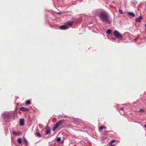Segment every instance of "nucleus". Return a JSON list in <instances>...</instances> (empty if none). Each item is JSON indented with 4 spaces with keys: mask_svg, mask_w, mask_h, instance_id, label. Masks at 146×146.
<instances>
[{
    "mask_svg": "<svg viewBox=\"0 0 146 146\" xmlns=\"http://www.w3.org/2000/svg\"><path fill=\"white\" fill-rule=\"evenodd\" d=\"M100 16L104 22H106L108 21V16L107 13H102L100 14Z\"/></svg>",
    "mask_w": 146,
    "mask_h": 146,
    "instance_id": "nucleus-1",
    "label": "nucleus"
},
{
    "mask_svg": "<svg viewBox=\"0 0 146 146\" xmlns=\"http://www.w3.org/2000/svg\"><path fill=\"white\" fill-rule=\"evenodd\" d=\"M114 36H116L118 39L122 40L123 38V36L118 31L115 30L113 33Z\"/></svg>",
    "mask_w": 146,
    "mask_h": 146,
    "instance_id": "nucleus-2",
    "label": "nucleus"
},
{
    "mask_svg": "<svg viewBox=\"0 0 146 146\" xmlns=\"http://www.w3.org/2000/svg\"><path fill=\"white\" fill-rule=\"evenodd\" d=\"M64 120H61L58 121L55 124V129L61 124H62L64 122Z\"/></svg>",
    "mask_w": 146,
    "mask_h": 146,
    "instance_id": "nucleus-3",
    "label": "nucleus"
},
{
    "mask_svg": "<svg viewBox=\"0 0 146 146\" xmlns=\"http://www.w3.org/2000/svg\"><path fill=\"white\" fill-rule=\"evenodd\" d=\"M143 19V18L140 15L139 16L138 19H137L136 20V21H137L138 22H140Z\"/></svg>",
    "mask_w": 146,
    "mask_h": 146,
    "instance_id": "nucleus-4",
    "label": "nucleus"
},
{
    "mask_svg": "<svg viewBox=\"0 0 146 146\" xmlns=\"http://www.w3.org/2000/svg\"><path fill=\"white\" fill-rule=\"evenodd\" d=\"M20 110L23 111H28L29 110L28 109L22 107L20 108Z\"/></svg>",
    "mask_w": 146,
    "mask_h": 146,
    "instance_id": "nucleus-5",
    "label": "nucleus"
},
{
    "mask_svg": "<svg viewBox=\"0 0 146 146\" xmlns=\"http://www.w3.org/2000/svg\"><path fill=\"white\" fill-rule=\"evenodd\" d=\"M19 124L20 125H23L24 124V119H20Z\"/></svg>",
    "mask_w": 146,
    "mask_h": 146,
    "instance_id": "nucleus-6",
    "label": "nucleus"
},
{
    "mask_svg": "<svg viewBox=\"0 0 146 146\" xmlns=\"http://www.w3.org/2000/svg\"><path fill=\"white\" fill-rule=\"evenodd\" d=\"M120 113L121 115H123L124 114V109L123 108H120V110H119Z\"/></svg>",
    "mask_w": 146,
    "mask_h": 146,
    "instance_id": "nucleus-7",
    "label": "nucleus"
},
{
    "mask_svg": "<svg viewBox=\"0 0 146 146\" xmlns=\"http://www.w3.org/2000/svg\"><path fill=\"white\" fill-rule=\"evenodd\" d=\"M60 29L63 30H65L68 29V28L66 27L65 25H63L60 26Z\"/></svg>",
    "mask_w": 146,
    "mask_h": 146,
    "instance_id": "nucleus-8",
    "label": "nucleus"
},
{
    "mask_svg": "<svg viewBox=\"0 0 146 146\" xmlns=\"http://www.w3.org/2000/svg\"><path fill=\"white\" fill-rule=\"evenodd\" d=\"M74 23V22L73 21H68L67 22V25L72 26L73 25V24Z\"/></svg>",
    "mask_w": 146,
    "mask_h": 146,
    "instance_id": "nucleus-9",
    "label": "nucleus"
},
{
    "mask_svg": "<svg viewBox=\"0 0 146 146\" xmlns=\"http://www.w3.org/2000/svg\"><path fill=\"white\" fill-rule=\"evenodd\" d=\"M128 15L133 17H135V15L132 12L128 13Z\"/></svg>",
    "mask_w": 146,
    "mask_h": 146,
    "instance_id": "nucleus-10",
    "label": "nucleus"
},
{
    "mask_svg": "<svg viewBox=\"0 0 146 146\" xmlns=\"http://www.w3.org/2000/svg\"><path fill=\"white\" fill-rule=\"evenodd\" d=\"M17 141L21 145H22V141L21 138H19L17 140Z\"/></svg>",
    "mask_w": 146,
    "mask_h": 146,
    "instance_id": "nucleus-11",
    "label": "nucleus"
},
{
    "mask_svg": "<svg viewBox=\"0 0 146 146\" xmlns=\"http://www.w3.org/2000/svg\"><path fill=\"white\" fill-rule=\"evenodd\" d=\"M75 123L77 125H78L80 124V122L78 121L75 120L74 121Z\"/></svg>",
    "mask_w": 146,
    "mask_h": 146,
    "instance_id": "nucleus-12",
    "label": "nucleus"
},
{
    "mask_svg": "<svg viewBox=\"0 0 146 146\" xmlns=\"http://www.w3.org/2000/svg\"><path fill=\"white\" fill-rule=\"evenodd\" d=\"M116 141V140L114 139H113L110 143V145H111L113 143H114Z\"/></svg>",
    "mask_w": 146,
    "mask_h": 146,
    "instance_id": "nucleus-13",
    "label": "nucleus"
},
{
    "mask_svg": "<svg viewBox=\"0 0 146 146\" xmlns=\"http://www.w3.org/2000/svg\"><path fill=\"white\" fill-rule=\"evenodd\" d=\"M26 103L27 105L30 104L31 103V101L30 100H28L26 102Z\"/></svg>",
    "mask_w": 146,
    "mask_h": 146,
    "instance_id": "nucleus-14",
    "label": "nucleus"
},
{
    "mask_svg": "<svg viewBox=\"0 0 146 146\" xmlns=\"http://www.w3.org/2000/svg\"><path fill=\"white\" fill-rule=\"evenodd\" d=\"M106 33H107L110 34L111 33V31L110 29H108L106 31Z\"/></svg>",
    "mask_w": 146,
    "mask_h": 146,
    "instance_id": "nucleus-15",
    "label": "nucleus"
},
{
    "mask_svg": "<svg viewBox=\"0 0 146 146\" xmlns=\"http://www.w3.org/2000/svg\"><path fill=\"white\" fill-rule=\"evenodd\" d=\"M103 129H106V127H104V126H101L99 128V129L101 130H102Z\"/></svg>",
    "mask_w": 146,
    "mask_h": 146,
    "instance_id": "nucleus-16",
    "label": "nucleus"
},
{
    "mask_svg": "<svg viewBox=\"0 0 146 146\" xmlns=\"http://www.w3.org/2000/svg\"><path fill=\"white\" fill-rule=\"evenodd\" d=\"M36 134L37 136H38L39 137H41V134L38 132H36Z\"/></svg>",
    "mask_w": 146,
    "mask_h": 146,
    "instance_id": "nucleus-17",
    "label": "nucleus"
},
{
    "mask_svg": "<svg viewBox=\"0 0 146 146\" xmlns=\"http://www.w3.org/2000/svg\"><path fill=\"white\" fill-rule=\"evenodd\" d=\"M50 133V131L49 129H47L46 131V134H48Z\"/></svg>",
    "mask_w": 146,
    "mask_h": 146,
    "instance_id": "nucleus-18",
    "label": "nucleus"
},
{
    "mask_svg": "<svg viewBox=\"0 0 146 146\" xmlns=\"http://www.w3.org/2000/svg\"><path fill=\"white\" fill-rule=\"evenodd\" d=\"M61 139L60 137H58V138L57 139V141L59 142V141H60L61 140Z\"/></svg>",
    "mask_w": 146,
    "mask_h": 146,
    "instance_id": "nucleus-19",
    "label": "nucleus"
},
{
    "mask_svg": "<svg viewBox=\"0 0 146 146\" xmlns=\"http://www.w3.org/2000/svg\"><path fill=\"white\" fill-rule=\"evenodd\" d=\"M13 134L14 135H17L18 134V133L15 131H13Z\"/></svg>",
    "mask_w": 146,
    "mask_h": 146,
    "instance_id": "nucleus-20",
    "label": "nucleus"
},
{
    "mask_svg": "<svg viewBox=\"0 0 146 146\" xmlns=\"http://www.w3.org/2000/svg\"><path fill=\"white\" fill-rule=\"evenodd\" d=\"M119 13L121 14L123 13L121 9H119Z\"/></svg>",
    "mask_w": 146,
    "mask_h": 146,
    "instance_id": "nucleus-21",
    "label": "nucleus"
},
{
    "mask_svg": "<svg viewBox=\"0 0 146 146\" xmlns=\"http://www.w3.org/2000/svg\"><path fill=\"white\" fill-rule=\"evenodd\" d=\"M52 130L53 131H55V126H54L52 128Z\"/></svg>",
    "mask_w": 146,
    "mask_h": 146,
    "instance_id": "nucleus-22",
    "label": "nucleus"
},
{
    "mask_svg": "<svg viewBox=\"0 0 146 146\" xmlns=\"http://www.w3.org/2000/svg\"><path fill=\"white\" fill-rule=\"evenodd\" d=\"M144 127L145 128H146V124L144 125Z\"/></svg>",
    "mask_w": 146,
    "mask_h": 146,
    "instance_id": "nucleus-23",
    "label": "nucleus"
},
{
    "mask_svg": "<svg viewBox=\"0 0 146 146\" xmlns=\"http://www.w3.org/2000/svg\"><path fill=\"white\" fill-rule=\"evenodd\" d=\"M111 145V146H115L114 145Z\"/></svg>",
    "mask_w": 146,
    "mask_h": 146,
    "instance_id": "nucleus-24",
    "label": "nucleus"
},
{
    "mask_svg": "<svg viewBox=\"0 0 146 146\" xmlns=\"http://www.w3.org/2000/svg\"><path fill=\"white\" fill-rule=\"evenodd\" d=\"M145 28H146V24H145Z\"/></svg>",
    "mask_w": 146,
    "mask_h": 146,
    "instance_id": "nucleus-25",
    "label": "nucleus"
},
{
    "mask_svg": "<svg viewBox=\"0 0 146 146\" xmlns=\"http://www.w3.org/2000/svg\"><path fill=\"white\" fill-rule=\"evenodd\" d=\"M105 132H106L107 133H108V131H105Z\"/></svg>",
    "mask_w": 146,
    "mask_h": 146,
    "instance_id": "nucleus-26",
    "label": "nucleus"
},
{
    "mask_svg": "<svg viewBox=\"0 0 146 146\" xmlns=\"http://www.w3.org/2000/svg\"><path fill=\"white\" fill-rule=\"evenodd\" d=\"M57 14H60V13H57Z\"/></svg>",
    "mask_w": 146,
    "mask_h": 146,
    "instance_id": "nucleus-27",
    "label": "nucleus"
}]
</instances>
